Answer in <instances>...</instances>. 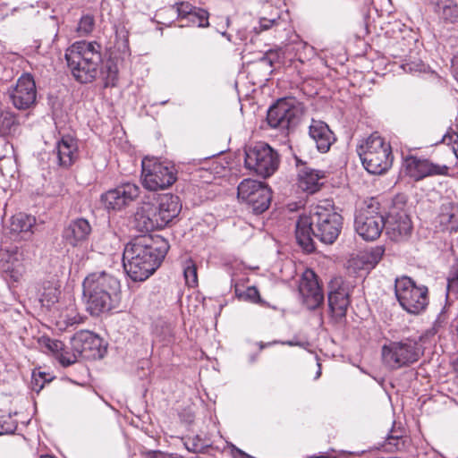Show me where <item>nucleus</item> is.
<instances>
[{"instance_id": "17", "label": "nucleus", "mask_w": 458, "mask_h": 458, "mask_svg": "<svg viewBox=\"0 0 458 458\" xmlns=\"http://www.w3.org/2000/svg\"><path fill=\"white\" fill-rule=\"evenodd\" d=\"M51 155L59 168L69 169L79 158L77 139L70 134L63 135L56 140Z\"/></svg>"}, {"instance_id": "36", "label": "nucleus", "mask_w": 458, "mask_h": 458, "mask_svg": "<svg viewBox=\"0 0 458 458\" xmlns=\"http://www.w3.org/2000/svg\"><path fill=\"white\" fill-rule=\"evenodd\" d=\"M60 293L59 287L49 283L47 286L44 287V292L41 294L40 301L42 305L50 308L58 302Z\"/></svg>"}, {"instance_id": "45", "label": "nucleus", "mask_w": 458, "mask_h": 458, "mask_svg": "<svg viewBox=\"0 0 458 458\" xmlns=\"http://www.w3.org/2000/svg\"><path fill=\"white\" fill-rule=\"evenodd\" d=\"M46 377L47 374L45 372L36 373L34 371L30 381L31 390L38 394L43 389L45 383L48 381Z\"/></svg>"}, {"instance_id": "57", "label": "nucleus", "mask_w": 458, "mask_h": 458, "mask_svg": "<svg viewBox=\"0 0 458 458\" xmlns=\"http://www.w3.org/2000/svg\"><path fill=\"white\" fill-rule=\"evenodd\" d=\"M39 458H55L54 456L52 455H41Z\"/></svg>"}, {"instance_id": "31", "label": "nucleus", "mask_w": 458, "mask_h": 458, "mask_svg": "<svg viewBox=\"0 0 458 458\" xmlns=\"http://www.w3.org/2000/svg\"><path fill=\"white\" fill-rule=\"evenodd\" d=\"M383 254L384 249L382 247H376L372 249L369 252L360 254L357 257V259H354L353 261L355 265L361 263V268L365 270H369L373 268L380 261Z\"/></svg>"}, {"instance_id": "38", "label": "nucleus", "mask_w": 458, "mask_h": 458, "mask_svg": "<svg viewBox=\"0 0 458 458\" xmlns=\"http://www.w3.org/2000/svg\"><path fill=\"white\" fill-rule=\"evenodd\" d=\"M184 446L189 452L199 454L204 453L210 446V444L199 436H194L184 440Z\"/></svg>"}, {"instance_id": "2", "label": "nucleus", "mask_w": 458, "mask_h": 458, "mask_svg": "<svg viewBox=\"0 0 458 458\" xmlns=\"http://www.w3.org/2000/svg\"><path fill=\"white\" fill-rule=\"evenodd\" d=\"M343 227V217L329 203L319 204L301 215L296 222L295 237L298 244L307 252L315 250L313 237L325 244H332Z\"/></svg>"}, {"instance_id": "56", "label": "nucleus", "mask_w": 458, "mask_h": 458, "mask_svg": "<svg viewBox=\"0 0 458 458\" xmlns=\"http://www.w3.org/2000/svg\"><path fill=\"white\" fill-rule=\"evenodd\" d=\"M238 36H239L241 40H244L245 39V38L243 37V35L242 34L241 31L238 32Z\"/></svg>"}, {"instance_id": "4", "label": "nucleus", "mask_w": 458, "mask_h": 458, "mask_svg": "<svg viewBox=\"0 0 458 458\" xmlns=\"http://www.w3.org/2000/svg\"><path fill=\"white\" fill-rule=\"evenodd\" d=\"M83 295L87 310L92 316L109 311L118 301L120 282L106 272L89 275L83 281Z\"/></svg>"}, {"instance_id": "25", "label": "nucleus", "mask_w": 458, "mask_h": 458, "mask_svg": "<svg viewBox=\"0 0 458 458\" xmlns=\"http://www.w3.org/2000/svg\"><path fill=\"white\" fill-rule=\"evenodd\" d=\"M91 233V226L85 218H77L64 228L63 238L65 242L72 247H76L88 240Z\"/></svg>"}, {"instance_id": "55", "label": "nucleus", "mask_w": 458, "mask_h": 458, "mask_svg": "<svg viewBox=\"0 0 458 458\" xmlns=\"http://www.w3.org/2000/svg\"><path fill=\"white\" fill-rule=\"evenodd\" d=\"M222 36H224L225 38H226L228 41H232V39H231V35H230V34H228V33H226V32H223V33H222Z\"/></svg>"}, {"instance_id": "18", "label": "nucleus", "mask_w": 458, "mask_h": 458, "mask_svg": "<svg viewBox=\"0 0 458 458\" xmlns=\"http://www.w3.org/2000/svg\"><path fill=\"white\" fill-rule=\"evenodd\" d=\"M0 271L13 282H18L26 271L24 254L18 248L0 250Z\"/></svg>"}, {"instance_id": "29", "label": "nucleus", "mask_w": 458, "mask_h": 458, "mask_svg": "<svg viewBox=\"0 0 458 458\" xmlns=\"http://www.w3.org/2000/svg\"><path fill=\"white\" fill-rule=\"evenodd\" d=\"M36 221L34 216L23 212L17 213L10 219V230L21 234L23 239H30L35 233Z\"/></svg>"}, {"instance_id": "49", "label": "nucleus", "mask_w": 458, "mask_h": 458, "mask_svg": "<svg viewBox=\"0 0 458 458\" xmlns=\"http://www.w3.org/2000/svg\"><path fill=\"white\" fill-rule=\"evenodd\" d=\"M281 57L280 50L278 49H269L266 52V54L261 58V61L269 66H273L276 63L279 62Z\"/></svg>"}, {"instance_id": "21", "label": "nucleus", "mask_w": 458, "mask_h": 458, "mask_svg": "<svg viewBox=\"0 0 458 458\" xmlns=\"http://www.w3.org/2000/svg\"><path fill=\"white\" fill-rule=\"evenodd\" d=\"M295 163L298 172V187L309 194L318 191L323 184L321 180L325 177V173L309 166L298 157H295Z\"/></svg>"}, {"instance_id": "10", "label": "nucleus", "mask_w": 458, "mask_h": 458, "mask_svg": "<svg viewBox=\"0 0 458 458\" xmlns=\"http://www.w3.org/2000/svg\"><path fill=\"white\" fill-rule=\"evenodd\" d=\"M378 209V202L370 199L369 203L356 211L354 219L355 231L367 242L377 239L386 225L384 216Z\"/></svg>"}, {"instance_id": "1", "label": "nucleus", "mask_w": 458, "mask_h": 458, "mask_svg": "<svg viewBox=\"0 0 458 458\" xmlns=\"http://www.w3.org/2000/svg\"><path fill=\"white\" fill-rule=\"evenodd\" d=\"M169 250L163 237L142 235L128 242L123 253V266L128 276L141 282L148 279L160 266Z\"/></svg>"}, {"instance_id": "40", "label": "nucleus", "mask_w": 458, "mask_h": 458, "mask_svg": "<svg viewBox=\"0 0 458 458\" xmlns=\"http://www.w3.org/2000/svg\"><path fill=\"white\" fill-rule=\"evenodd\" d=\"M17 427L18 423L11 414L0 415V436L14 434Z\"/></svg>"}, {"instance_id": "23", "label": "nucleus", "mask_w": 458, "mask_h": 458, "mask_svg": "<svg viewBox=\"0 0 458 458\" xmlns=\"http://www.w3.org/2000/svg\"><path fill=\"white\" fill-rule=\"evenodd\" d=\"M436 225L441 231L455 233L458 231V203L445 199L436 217Z\"/></svg>"}, {"instance_id": "15", "label": "nucleus", "mask_w": 458, "mask_h": 458, "mask_svg": "<svg viewBox=\"0 0 458 458\" xmlns=\"http://www.w3.org/2000/svg\"><path fill=\"white\" fill-rule=\"evenodd\" d=\"M71 347L84 360L102 359L106 352L102 338L88 330L75 333L71 338Z\"/></svg>"}, {"instance_id": "33", "label": "nucleus", "mask_w": 458, "mask_h": 458, "mask_svg": "<svg viewBox=\"0 0 458 458\" xmlns=\"http://www.w3.org/2000/svg\"><path fill=\"white\" fill-rule=\"evenodd\" d=\"M415 44L412 38L406 39L402 38L394 42L389 47L388 52L394 58H400L401 61L406 57H409L413 53L411 47Z\"/></svg>"}, {"instance_id": "5", "label": "nucleus", "mask_w": 458, "mask_h": 458, "mask_svg": "<svg viewBox=\"0 0 458 458\" xmlns=\"http://www.w3.org/2000/svg\"><path fill=\"white\" fill-rule=\"evenodd\" d=\"M357 152L364 168L369 174H382L392 165L391 147L378 135H370L358 147Z\"/></svg>"}, {"instance_id": "58", "label": "nucleus", "mask_w": 458, "mask_h": 458, "mask_svg": "<svg viewBox=\"0 0 458 458\" xmlns=\"http://www.w3.org/2000/svg\"><path fill=\"white\" fill-rule=\"evenodd\" d=\"M229 22H230V19H229V18H227V19H226V23H227V25H229Z\"/></svg>"}, {"instance_id": "53", "label": "nucleus", "mask_w": 458, "mask_h": 458, "mask_svg": "<svg viewBox=\"0 0 458 458\" xmlns=\"http://www.w3.org/2000/svg\"><path fill=\"white\" fill-rule=\"evenodd\" d=\"M80 319L81 318H77V317L75 316L73 318H68L66 321L68 325H74L80 323Z\"/></svg>"}, {"instance_id": "7", "label": "nucleus", "mask_w": 458, "mask_h": 458, "mask_svg": "<svg viewBox=\"0 0 458 458\" xmlns=\"http://www.w3.org/2000/svg\"><path fill=\"white\" fill-rule=\"evenodd\" d=\"M141 166L142 185L148 191L167 189L177 179L176 169L170 162L146 157L142 159Z\"/></svg>"}, {"instance_id": "39", "label": "nucleus", "mask_w": 458, "mask_h": 458, "mask_svg": "<svg viewBox=\"0 0 458 458\" xmlns=\"http://www.w3.org/2000/svg\"><path fill=\"white\" fill-rule=\"evenodd\" d=\"M95 28L94 16L87 13L81 17L76 31L80 37L89 35Z\"/></svg>"}, {"instance_id": "47", "label": "nucleus", "mask_w": 458, "mask_h": 458, "mask_svg": "<svg viewBox=\"0 0 458 458\" xmlns=\"http://www.w3.org/2000/svg\"><path fill=\"white\" fill-rule=\"evenodd\" d=\"M141 454L145 458H184L178 454L166 453L160 450H144L141 452Z\"/></svg>"}, {"instance_id": "22", "label": "nucleus", "mask_w": 458, "mask_h": 458, "mask_svg": "<svg viewBox=\"0 0 458 458\" xmlns=\"http://www.w3.org/2000/svg\"><path fill=\"white\" fill-rule=\"evenodd\" d=\"M161 212L153 203H144L135 215V223L139 231L151 232L166 226L160 222Z\"/></svg>"}, {"instance_id": "9", "label": "nucleus", "mask_w": 458, "mask_h": 458, "mask_svg": "<svg viewBox=\"0 0 458 458\" xmlns=\"http://www.w3.org/2000/svg\"><path fill=\"white\" fill-rule=\"evenodd\" d=\"M428 292L425 285H417L408 276L395 279V297L400 306L408 313L419 314L426 309L428 303Z\"/></svg>"}, {"instance_id": "20", "label": "nucleus", "mask_w": 458, "mask_h": 458, "mask_svg": "<svg viewBox=\"0 0 458 458\" xmlns=\"http://www.w3.org/2000/svg\"><path fill=\"white\" fill-rule=\"evenodd\" d=\"M404 166L406 174L415 181L432 175H445L448 171L446 165L433 164L428 159L416 157H408L404 161Z\"/></svg>"}, {"instance_id": "41", "label": "nucleus", "mask_w": 458, "mask_h": 458, "mask_svg": "<svg viewBox=\"0 0 458 458\" xmlns=\"http://www.w3.org/2000/svg\"><path fill=\"white\" fill-rule=\"evenodd\" d=\"M424 64L419 59H412V56L402 60L401 68L408 73L421 72L424 71Z\"/></svg>"}, {"instance_id": "24", "label": "nucleus", "mask_w": 458, "mask_h": 458, "mask_svg": "<svg viewBox=\"0 0 458 458\" xmlns=\"http://www.w3.org/2000/svg\"><path fill=\"white\" fill-rule=\"evenodd\" d=\"M337 283H331L328 292V307L332 316L335 318L345 317L347 308L350 304L349 293L346 287L338 285Z\"/></svg>"}, {"instance_id": "19", "label": "nucleus", "mask_w": 458, "mask_h": 458, "mask_svg": "<svg viewBox=\"0 0 458 458\" xmlns=\"http://www.w3.org/2000/svg\"><path fill=\"white\" fill-rule=\"evenodd\" d=\"M386 222L385 229L386 234L395 242H399L408 238L412 230L411 221L405 211L395 209L390 211L386 217L384 216Z\"/></svg>"}, {"instance_id": "37", "label": "nucleus", "mask_w": 458, "mask_h": 458, "mask_svg": "<svg viewBox=\"0 0 458 458\" xmlns=\"http://www.w3.org/2000/svg\"><path fill=\"white\" fill-rule=\"evenodd\" d=\"M234 292L236 297L241 301L251 303H260L262 301L259 292L255 286H249L245 290L235 286Z\"/></svg>"}, {"instance_id": "8", "label": "nucleus", "mask_w": 458, "mask_h": 458, "mask_svg": "<svg viewBox=\"0 0 458 458\" xmlns=\"http://www.w3.org/2000/svg\"><path fill=\"white\" fill-rule=\"evenodd\" d=\"M422 354V346L412 339L390 342L382 347L383 363L394 370L416 362Z\"/></svg>"}, {"instance_id": "48", "label": "nucleus", "mask_w": 458, "mask_h": 458, "mask_svg": "<svg viewBox=\"0 0 458 458\" xmlns=\"http://www.w3.org/2000/svg\"><path fill=\"white\" fill-rule=\"evenodd\" d=\"M442 142L451 145L454 154L458 157V133L447 132L443 136Z\"/></svg>"}, {"instance_id": "11", "label": "nucleus", "mask_w": 458, "mask_h": 458, "mask_svg": "<svg viewBox=\"0 0 458 458\" xmlns=\"http://www.w3.org/2000/svg\"><path fill=\"white\" fill-rule=\"evenodd\" d=\"M301 112L293 99L280 98L267 112L268 126L282 134H287L300 120Z\"/></svg>"}, {"instance_id": "16", "label": "nucleus", "mask_w": 458, "mask_h": 458, "mask_svg": "<svg viewBox=\"0 0 458 458\" xmlns=\"http://www.w3.org/2000/svg\"><path fill=\"white\" fill-rule=\"evenodd\" d=\"M299 292L303 304L309 310L318 309L324 301V293L318 276L311 269H306L302 274Z\"/></svg>"}, {"instance_id": "43", "label": "nucleus", "mask_w": 458, "mask_h": 458, "mask_svg": "<svg viewBox=\"0 0 458 458\" xmlns=\"http://www.w3.org/2000/svg\"><path fill=\"white\" fill-rule=\"evenodd\" d=\"M40 344L47 351L56 356L61 351H64V344L62 341L57 339H51L49 337H42Z\"/></svg>"}, {"instance_id": "28", "label": "nucleus", "mask_w": 458, "mask_h": 458, "mask_svg": "<svg viewBox=\"0 0 458 458\" xmlns=\"http://www.w3.org/2000/svg\"><path fill=\"white\" fill-rule=\"evenodd\" d=\"M156 205L161 212L160 222L166 225L180 214L182 209L179 197L173 194L160 196Z\"/></svg>"}, {"instance_id": "46", "label": "nucleus", "mask_w": 458, "mask_h": 458, "mask_svg": "<svg viewBox=\"0 0 458 458\" xmlns=\"http://www.w3.org/2000/svg\"><path fill=\"white\" fill-rule=\"evenodd\" d=\"M458 294V264L454 266L447 280V295Z\"/></svg>"}, {"instance_id": "52", "label": "nucleus", "mask_w": 458, "mask_h": 458, "mask_svg": "<svg viewBox=\"0 0 458 458\" xmlns=\"http://www.w3.org/2000/svg\"><path fill=\"white\" fill-rule=\"evenodd\" d=\"M123 55L124 56H130V50H129V44L128 39H124L123 42Z\"/></svg>"}, {"instance_id": "6", "label": "nucleus", "mask_w": 458, "mask_h": 458, "mask_svg": "<svg viewBox=\"0 0 458 458\" xmlns=\"http://www.w3.org/2000/svg\"><path fill=\"white\" fill-rule=\"evenodd\" d=\"M244 165L248 170L267 178L278 169L280 158L277 151L264 141H258L244 148Z\"/></svg>"}, {"instance_id": "42", "label": "nucleus", "mask_w": 458, "mask_h": 458, "mask_svg": "<svg viewBox=\"0 0 458 458\" xmlns=\"http://www.w3.org/2000/svg\"><path fill=\"white\" fill-rule=\"evenodd\" d=\"M183 275L186 284L190 287H194L198 284L197 267L195 264L190 260L183 267Z\"/></svg>"}, {"instance_id": "32", "label": "nucleus", "mask_w": 458, "mask_h": 458, "mask_svg": "<svg viewBox=\"0 0 458 458\" xmlns=\"http://www.w3.org/2000/svg\"><path fill=\"white\" fill-rule=\"evenodd\" d=\"M120 69L119 58L117 56L110 57L107 60L103 71L106 87H114L116 85Z\"/></svg>"}, {"instance_id": "50", "label": "nucleus", "mask_w": 458, "mask_h": 458, "mask_svg": "<svg viewBox=\"0 0 458 458\" xmlns=\"http://www.w3.org/2000/svg\"><path fill=\"white\" fill-rule=\"evenodd\" d=\"M278 23V20L277 19H267V18H260L259 19V28L257 27H254V30L257 32V33H259L260 31H264V30H269L270 28H272L273 26L276 25Z\"/></svg>"}, {"instance_id": "44", "label": "nucleus", "mask_w": 458, "mask_h": 458, "mask_svg": "<svg viewBox=\"0 0 458 458\" xmlns=\"http://www.w3.org/2000/svg\"><path fill=\"white\" fill-rule=\"evenodd\" d=\"M72 351V352H70L64 348V351H61L55 356V358L64 367H68L74 364L77 361L78 358H80L77 352H74L73 350Z\"/></svg>"}, {"instance_id": "30", "label": "nucleus", "mask_w": 458, "mask_h": 458, "mask_svg": "<svg viewBox=\"0 0 458 458\" xmlns=\"http://www.w3.org/2000/svg\"><path fill=\"white\" fill-rule=\"evenodd\" d=\"M433 12L445 23L458 21V4L453 0H429Z\"/></svg>"}, {"instance_id": "26", "label": "nucleus", "mask_w": 458, "mask_h": 458, "mask_svg": "<svg viewBox=\"0 0 458 458\" xmlns=\"http://www.w3.org/2000/svg\"><path fill=\"white\" fill-rule=\"evenodd\" d=\"M309 134L313 141L316 143L318 150L321 153H326L330 149L331 145L335 140L333 131L329 126L320 121L312 120L309 127Z\"/></svg>"}, {"instance_id": "54", "label": "nucleus", "mask_w": 458, "mask_h": 458, "mask_svg": "<svg viewBox=\"0 0 458 458\" xmlns=\"http://www.w3.org/2000/svg\"><path fill=\"white\" fill-rule=\"evenodd\" d=\"M318 371L316 372L315 379H318V378L321 376L320 364H319V363H318Z\"/></svg>"}, {"instance_id": "51", "label": "nucleus", "mask_w": 458, "mask_h": 458, "mask_svg": "<svg viewBox=\"0 0 458 458\" xmlns=\"http://www.w3.org/2000/svg\"><path fill=\"white\" fill-rule=\"evenodd\" d=\"M278 342H274L273 344H277ZM280 344H285V345H289V346H301L302 347L304 345V344L302 342H300V341H295V340H288V341H285V342H279Z\"/></svg>"}, {"instance_id": "34", "label": "nucleus", "mask_w": 458, "mask_h": 458, "mask_svg": "<svg viewBox=\"0 0 458 458\" xmlns=\"http://www.w3.org/2000/svg\"><path fill=\"white\" fill-rule=\"evenodd\" d=\"M403 435V428H402L401 427L396 428L395 426L394 425L386 438V442L384 445L385 449L389 452L403 449L404 447Z\"/></svg>"}, {"instance_id": "3", "label": "nucleus", "mask_w": 458, "mask_h": 458, "mask_svg": "<svg viewBox=\"0 0 458 458\" xmlns=\"http://www.w3.org/2000/svg\"><path fill=\"white\" fill-rule=\"evenodd\" d=\"M67 68L74 80L81 84L92 82L102 63L101 46L96 41H77L65 51Z\"/></svg>"}, {"instance_id": "12", "label": "nucleus", "mask_w": 458, "mask_h": 458, "mask_svg": "<svg viewBox=\"0 0 458 458\" xmlns=\"http://www.w3.org/2000/svg\"><path fill=\"white\" fill-rule=\"evenodd\" d=\"M237 196L252 208L253 213L261 214L269 208L272 192L265 182L244 179L238 185Z\"/></svg>"}, {"instance_id": "13", "label": "nucleus", "mask_w": 458, "mask_h": 458, "mask_svg": "<svg viewBox=\"0 0 458 458\" xmlns=\"http://www.w3.org/2000/svg\"><path fill=\"white\" fill-rule=\"evenodd\" d=\"M140 188L133 182H123L100 195V203L108 212H118L131 206L140 196Z\"/></svg>"}, {"instance_id": "27", "label": "nucleus", "mask_w": 458, "mask_h": 458, "mask_svg": "<svg viewBox=\"0 0 458 458\" xmlns=\"http://www.w3.org/2000/svg\"><path fill=\"white\" fill-rule=\"evenodd\" d=\"M174 7L176 8L178 17L188 19L193 24L197 23L199 28L209 26V13L207 10L197 8L188 2L176 3Z\"/></svg>"}, {"instance_id": "14", "label": "nucleus", "mask_w": 458, "mask_h": 458, "mask_svg": "<svg viewBox=\"0 0 458 458\" xmlns=\"http://www.w3.org/2000/svg\"><path fill=\"white\" fill-rule=\"evenodd\" d=\"M6 94L14 108L25 111L33 107L37 101V88L33 76L30 73L21 74L15 85L7 89Z\"/></svg>"}, {"instance_id": "35", "label": "nucleus", "mask_w": 458, "mask_h": 458, "mask_svg": "<svg viewBox=\"0 0 458 458\" xmlns=\"http://www.w3.org/2000/svg\"><path fill=\"white\" fill-rule=\"evenodd\" d=\"M0 134L10 135L14 133L19 125L15 114L4 110H0Z\"/></svg>"}]
</instances>
